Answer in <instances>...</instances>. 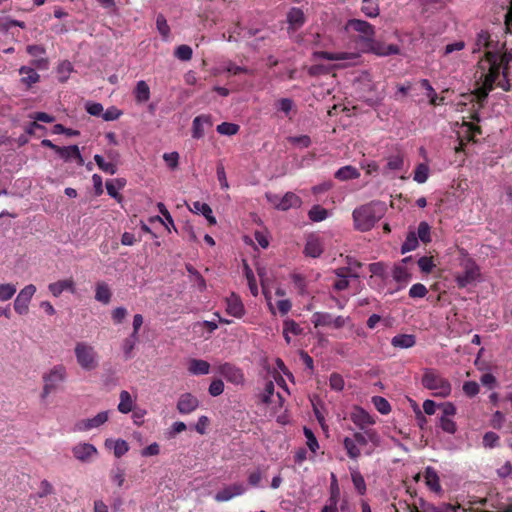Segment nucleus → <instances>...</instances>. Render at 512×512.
<instances>
[{"instance_id": "f257e3e1", "label": "nucleus", "mask_w": 512, "mask_h": 512, "mask_svg": "<svg viewBox=\"0 0 512 512\" xmlns=\"http://www.w3.org/2000/svg\"><path fill=\"white\" fill-rule=\"evenodd\" d=\"M512 62V49L506 50L501 57L492 51H487L485 58L478 63L480 72V86L475 90L474 96L484 99L494 86L509 91L511 84L507 78V70Z\"/></svg>"}, {"instance_id": "f03ea898", "label": "nucleus", "mask_w": 512, "mask_h": 512, "mask_svg": "<svg viewBox=\"0 0 512 512\" xmlns=\"http://www.w3.org/2000/svg\"><path fill=\"white\" fill-rule=\"evenodd\" d=\"M381 438L375 430H367L364 433L355 432L351 437L343 439V446L350 459L356 460L363 452L371 455L380 446Z\"/></svg>"}, {"instance_id": "7ed1b4c3", "label": "nucleus", "mask_w": 512, "mask_h": 512, "mask_svg": "<svg viewBox=\"0 0 512 512\" xmlns=\"http://www.w3.org/2000/svg\"><path fill=\"white\" fill-rule=\"evenodd\" d=\"M459 266L461 271L456 272L454 275L455 282L459 288H465L482 280L479 265L463 250H461Z\"/></svg>"}, {"instance_id": "20e7f679", "label": "nucleus", "mask_w": 512, "mask_h": 512, "mask_svg": "<svg viewBox=\"0 0 512 512\" xmlns=\"http://www.w3.org/2000/svg\"><path fill=\"white\" fill-rule=\"evenodd\" d=\"M68 377L67 369L63 364H56L42 374L41 401L45 402L49 396L57 391L66 382Z\"/></svg>"}, {"instance_id": "39448f33", "label": "nucleus", "mask_w": 512, "mask_h": 512, "mask_svg": "<svg viewBox=\"0 0 512 512\" xmlns=\"http://www.w3.org/2000/svg\"><path fill=\"white\" fill-rule=\"evenodd\" d=\"M422 385L433 392L435 397L446 398L452 392L448 379L433 369H426L422 377Z\"/></svg>"}, {"instance_id": "423d86ee", "label": "nucleus", "mask_w": 512, "mask_h": 512, "mask_svg": "<svg viewBox=\"0 0 512 512\" xmlns=\"http://www.w3.org/2000/svg\"><path fill=\"white\" fill-rule=\"evenodd\" d=\"M76 362L79 367L90 372L98 368L99 355L95 348L87 342H78L74 347Z\"/></svg>"}, {"instance_id": "0eeeda50", "label": "nucleus", "mask_w": 512, "mask_h": 512, "mask_svg": "<svg viewBox=\"0 0 512 512\" xmlns=\"http://www.w3.org/2000/svg\"><path fill=\"white\" fill-rule=\"evenodd\" d=\"M379 218L372 204L363 205L353 211L354 226L359 231H369Z\"/></svg>"}, {"instance_id": "6e6552de", "label": "nucleus", "mask_w": 512, "mask_h": 512, "mask_svg": "<svg viewBox=\"0 0 512 512\" xmlns=\"http://www.w3.org/2000/svg\"><path fill=\"white\" fill-rule=\"evenodd\" d=\"M355 31L359 34V41L362 43V48L368 43L372 41V38L375 36L374 27L363 20L359 19H351L345 24V31Z\"/></svg>"}, {"instance_id": "1a4fd4ad", "label": "nucleus", "mask_w": 512, "mask_h": 512, "mask_svg": "<svg viewBox=\"0 0 512 512\" xmlns=\"http://www.w3.org/2000/svg\"><path fill=\"white\" fill-rule=\"evenodd\" d=\"M37 288L34 284L24 286L17 294L13 308L18 315H26L29 312L30 302L35 295Z\"/></svg>"}, {"instance_id": "9d476101", "label": "nucleus", "mask_w": 512, "mask_h": 512, "mask_svg": "<svg viewBox=\"0 0 512 512\" xmlns=\"http://www.w3.org/2000/svg\"><path fill=\"white\" fill-rule=\"evenodd\" d=\"M442 414L439 418V425L441 429L448 434H455L457 431V424L453 417L456 414V406L452 402H445L440 405Z\"/></svg>"}, {"instance_id": "9b49d317", "label": "nucleus", "mask_w": 512, "mask_h": 512, "mask_svg": "<svg viewBox=\"0 0 512 512\" xmlns=\"http://www.w3.org/2000/svg\"><path fill=\"white\" fill-rule=\"evenodd\" d=\"M261 402L265 404L271 413H276L283 407L284 399L280 393H275L272 381L266 383L263 392L260 395Z\"/></svg>"}, {"instance_id": "f8f14e48", "label": "nucleus", "mask_w": 512, "mask_h": 512, "mask_svg": "<svg viewBox=\"0 0 512 512\" xmlns=\"http://www.w3.org/2000/svg\"><path fill=\"white\" fill-rule=\"evenodd\" d=\"M110 418V411L105 410L97 413L96 415L80 420L75 429L79 432H88L103 426Z\"/></svg>"}, {"instance_id": "ddd939ff", "label": "nucleus", "mask_w": 512, "mask_h": 512, "mask_svg": "<svg viewBox=\"0 0 512 512\" xmlns=\"http://www.w3.org/2000/svg\"><path fill=\"white\" fill-rule=\"evenodd\" d=\"M362 52L364 53H372L380 57H385L389 55H395L400 52V49L398 46L394 44L386 45L383 42L377 41L372 38L371 42H368L363 48Z\"/></svg>"}, {"instance_id": "4468645a", "label": "nucleus", "mask_w": 512, "mask_h": 512, "mask_svg": "<svg viewBox=\"0 0 512 512\" xmlns=\"http://www.w3.org/2000/svg\"><path fill=\"white\" fill-rule=\"evenodd\" d=\"M315 327L331 326L336 329L343 327L348 321V317H332L329 313L315 312L311 319Z\"/></svg>"}, {"instance_id": "2eb2a0df", "label": "nucleus", "mask_w": 512, "mask_h": 512, "mask_svg": "<svg viewBox=\"0 0 512 512\" xmlns=\"http://www.w3.org/2000/svg\"><path fill=\"white\" fill-rule=\"evenodd\" d=\"M74 458L82 463L91 462L98 455L97 448L87 442H80L72 447Z\"/></svg>"}, {"instance_id": "dca6fc26", "label": "nucleus", "mask_w": 512, "mask_h": 512, "mask_svg": "<svg viewBox=\"0 0 512 512\" xmlns=\"http://www.w3.org/2000/svg\"><path fill=\"white\" fill-rule=\"evenodd\" d=\"M27 53L33 58L32 65L40 70H46L49 67V60L45 57L46 50L41 45L27 46Z\"/></svg>"}, {"instance_id": "f3484780", "label": "nucleus", "mask_w": 512, "mask_h": 512, "mask_svg": "<svg viewBox=\"0 0 512 512\" xmlns=\"http://www.w3.org/2000/svg\"><path fill=\"white\" fill-rule=\"evenodd\" d=\"M245 491L246 487L243 484L235 483L219 490L215 494L214 499L217 502H227L233 499L234 497L243 495Z\"/></svg>"}, {"instance_id": "a211bd4d", "label": "nucleus", "mask_w": 512, "mask_h": 512, "mask_svg": "<svg viewBox=\"0 0 512 512\" xmlns=\"http://www.w3.org/2000/svg\"><path fill=\"white\" fill-rule=\"evenodd\" d=\"M218 371L227 381L233 384L239 385L244 383L242 371L229 363L221 364L218 367Z\"/></svg>"}, {"instance_id": "6ab92c4d", "label": "nucleus", "mask_w": 512, "mask_h": 512, "mask_svg": "<svg viewBox=\"0 0 512 512\" xmlns=\"http://www.w3.org/2000/svg\"><path fill=\"white\" fill-rule=\"evenodd\" d=\"M350 419L359 428L364 429L375 423L374 418L363 408L354 406L350 413Z\"/></svg>"}, {"instance_id": "aec40b11", "label": "nucleus", "mask_w": 512, "mask_h": 512, "mask_svg": "<svg viewBox=\"0 0 512 512\" xmlns=\"http://www.w3.org/2000/svg\"><path fill=\"white\" fill-rule=\"evenodd\" d=\"M199 407V400L191 393L182 394L177 402V410L181 414H190Z\"/></svg>"}, {"instance_id": "412c9836", "label": "nucleus", "mask_w": 512, "mask_h": 512, "mask_svg": "<svg viewBox=\"0 0 512 512\" xmlns=\"http://www.w3.org/2000/svg\"><path fill=\"white\" fill-rule=\"evenodd\" d=\"M57 154L66 162L75 161L79 166L84 164V159L77 145L57 148Z\"/></svg>"}, {"instance_id": "4be33fe9", "label": "nucleus", "mask_w": 512, "mask_h": 512, "mask_svg": "<svg viewBox=\"0 0 512 512\" xmlns=\"http://www.w3.org/2000/svg\"><path fill=\"white\" fill-rule=\"evenodd\" d=\"M49 292L54 297H59L64 291L76 292L75 282L72 278L59 280L48 285Z\"/></svg>"}, {"instance_id": "5701e85b", "label": "nucleus", "mask_w": 512, "mask_h": 512, "mask_svg": "<svg viewBox=\"0 0 512 512\" xmlns=\"http://www.w3.org/2000/svg\"><path fill=\"white\" fill-rule=\"evenodd\" d=\"M410 260L411 257L404 258L399 264L395 265L393 269V279L403 286L411 279V273L406 266V263Z\"/></svg>"}, {"instance_id": "b1692460", "label": "nucleus", "mask_w": 512, "mask_h": 512, "mask_svg": "<svg viewBox=\"0 0 512 512\" xmlns=\"http://www.w3.org/2000/svg\"><path fill=\"white\" fill-rule=\"evenodd\" d=\"M188 209L192 213L203 215L210 225H215L217 223V220L213 215V211L207 203L195 201L191 205H188Z\"/></svg>"}, {"instance_id": "393cba45", "label": "nucleus", "mask_w": 512, "mask_h": 512, "mask_svg": "<svg viewBox=\"0 0 512 512\" xmlns=\"http://www.w3.org/2000/svg\"><path fill=\"white\" fill-rule=\"evenodd\" d=\"M323 252V243L316 235H309L306 240L304 253L306 256L317 258Z\"/></svg>"}, {"instance_id": "a878e982", "label": "nucleus", "mask_w": 512, "mask_h": 512, "mask_svg": "<svg viewBox=\"0 0 512 512\" xmlns=\"http://www.w3.org/2000/svg\"><path fill=\"white\" fill-rule=\"evenodd\" d=\"M104 446L108 450H112L116 458H121L129 451V444L123 439L108 438L104 441Z\"/></svg>"}, {"instance_id": "bb28decb", "label": "nucleus", "mask_w": 512, "mask_h": 512, "mask_svg": "<svg viewBox=\"0 0 512 512\" xmlns=\"http://www.w3.org/2000/svg\"><path fill=\"white\" fill-rule=\"evenodd\" d=\"M313 57L315 59H326L331 61H339V60H357L360 57L359 53H347V52H340V53H329V52H315L313 54Z\"/></svg>"}, {"instance_id": "cd10ccee", "label": "nucleus", "mask_w": 512, "mask_h": 512, "mask_svg": "<svg viewBox=\"0 0 512 512\" xmlns=\"http://www.w3.org/2000/svg\"><path fill=\"white\" fill-rule=\"evenodd\" d=\"M212 122L209 116L201 115L194 118L192 123V137L200 139L205 134V129L211 127Z\"/></svg>"}, {"instance_id": "c85d7f7f", "label": "nucleus", "mask_w": 512, "mask_h": 512, "mask_svg": "<svg viewBox=\"0 0 512 512\" xmlns=\"http://www.w3.org/2000/svg\"><path fill=\"white\" fill-rule=\"evenodd\" d=\"M226 312L236 318L245 314L244 305L238 296L232 294L226 299Z\"/></svg>"}, {"instance_id": "c756f323", "label": "nucleus", "mask_w": 512, "mask_h": 512, "mask_svg": "<svg viewBox=\"0 0 512 512\" xmlns=\"http://www.w3.org/2000/svg\"><path fill=\"white\" fill-rule=\"evenodd\" d=\"M133 95L136 103L138 104H144L148 102L151 97V91L147 82L144 80L137 81L133 90Z\"/></svg>"}, {"instance_id": "7c9ffc66", "label": "nucleus", "mask_w": 512, "mask_h": 512, "mask_svg": "<svg viewBox=\"0 0 512 512\" xmlns=\"http://www.w3.org/2000/svg\"><path fill=\"white\" fill-rule=\"evenodd\" d=\"M301 199L293 192H287L281 197L279 203L276 204V209L286 211L290 208L299 207L301 205Z\"/></svg>"}, {"instance_id": "2f4dec72", "label": "nucleus", "mask_w": 512, "mask_h": 512, "mask_svg": "<svg viewBox=\"0 0 512 512\" xmlns=\"http://www.w3.org/2000/svg\"><path fill=\"white\" fill-rule=\"evenodd\" d=\"M303 332V329L298 323L292 319H286L283 323V336L285 341L289 344L292 341V337L298 336Z\"/></svg>"}, {"instance_id": "473e14b6", "label": "nucleus", "mask_w": 512, "mask_h": 512, "mask_svg": "<svg viewBox=\"0 0 512 512\" xmlns=\"http://www.w3.org/2000/svg\"><path fill=\"white\" fill-rule=\"evenodd\" d=\"M425 483L428 486V488L437 493L440 494L442 491L440 480L437 472L432 467H427L425 470Z\"/></svg>"}, {"instance_id": "72a5a7b5", "label": "nucleus", "mask_w": 512, "mask_h": 512, "mask_svg": "<svg viewBox=\"0 0 512 512\" xmlns=\"http://www.w3.org/2000/svg\"><path fill=\"white\" fill-rule=\"evenodd\" d=\"M258 275L260 276V279H261L263 294L266 298L269 310L272 314H275L276 310H275V306L272 302L273 301V287H271L269 285V283L267 282L264 272H263V269H258Z\"/></svg>"}, {"instance_id": "f704fd0d", "label": "nucleus", "mask_w": 512, "mask_h": 512, "mask_svg": "<svg viewBox=\"0 0 512 512\" xmlns=\"http://www.w3.org/2000/svg\"><path fill=\"white\" fill-rule=\"evenodd\" d=\"M188 371L192 375H207L210 372V364L202 359H191L188 362Z\"/></svg>"}, {"instance_id": "c9c22d12", "label": "nucleus", "mask_w": 512, "mask_h": 512, "mask_svg": "<svg viewBox=\"0 0 512 512\" xmlns=\"http://www.w3.org/2000/svg\"><path fill=\"white\" fill-rule=\"evenodd\" d=\"M126 181L123 178L112 179L106 182V190L109 196L116 199L118 202L122 200L119 191L124 188Z\"/></svg>"}, {"instance_id": "e433bc0d", "label": "nucleus", "mask_w": 512, "mask_h": 512, "mask_svg": "<svg viewBox=\"0 0 512 512\" xmlns=\"http://www.w3.org/2000/svg\"><path fill=\"white\" fill-rule=\"evenodd\" d=\"M19 73L22 76L21 82L28 88L40 80V75L32 67L22 66Z\"/></svg>"}, {"instance_id": "4c0bfd02", "label": "nucleus", "mask_w": 512, "mask_h": 512, "mask_svg": "<svg viewBox=\"0 0 512 512\" xmlns=\"http://www.w3.org/2000/svg\"><path fill=\"white\" fill-rule=\"evenodd\" d=\"M416 340L414 335L411 334H399L392 338L391 344L395 348L407 349L415 345Z\"/></svg>"}, {"instance_id": "58836bf2", "label": "nucleus", "mask_w": 512, "mask_h": 512, "mask_svg": "<svg viewBox=\"0 0 512 512\" xmlns=\"http://www.w3.org/2000/svg\"><path fill=\"white\" fill-rule=\"evenodd\" d=\"M134 408V399L130 395V393L126 390H122L119 395V404L117 409L120 413L127 414L133 411Z\"/></svg>"}, {"instance_id": "ea45409f", "label": "nucleus", "mask_w": 512, "mask_h": 512, "mask_svg": "<svg viewBox=\"0 0 512 512\" xmlns=\"http://www.w3.org/2000/svg\"><path fill=\"white\" fill-rule=\"evenodd\" d=\"M287 21L290 28L297 29L305 22L304 13L299 8H292L287 15Z\"/></svg>"}, {"instance_id": "a19ab883", "label": "nucleus", "mask_w": 512, "mask_h": 512, "mask_svg": "<svg viewBox=\"0 0 512 512\" xmlns=\"http://www.w3.org/2000/svg\"><path fill=\"white\" fill-rule=\"evenodd\" d=\"M359 176H360L359 171L351 165L341 167L335 173V177L341 181L357 179Z\"/></svg>"}, {"instance_id": "79ce46f5", "label": "nucleus", "mask_w": 512, "mask_h": 512, "mask_svg": "<svg viewBox=\"0 0 512 512\" xmlns=\"http://www.w3.org/2000/svg\"><path fill=\"white\" fill-rule=\"evenodd\" d=\"M95 299L103 304H108L111 300V291L106 283H98L95 289Z\"/></svg>"}, {"instance_id": "37998d69", "label": "nucleus", "mask_w": 512, "mask_h": 512, "mask_svg": "<svg viewBox=\"0 0 512 512\" xmlns=\"http://www.w3.org/2000/svg\"><path fill=\"white\" fill-rule=\"evenodd\" d=\"M58 79L60 82H66L71 73L73 72V65L70 61L64 60L60 62L56 69Z\"/></svg>"}, {"instance_id": "c03bdc74", "label": "nucleus", "mask_w": 512, "mask_h": 512, "mask_svg": "<svg viewBox=\"0 0 512 512\" xmlns=\"http://www.w3.org/2000/svg\"><path fill=\"white\" fill-rule=\"evenodd\" d=\"M346 264L347 265L345 267H341L340 269H344V272H346V274L349 275L351 278H358L361 263L355 260L354 258L347 256Z\"/></svg>"}, {"instance_id": "a18cd8bd", "label": "nucleus", "mask_w": 512, "mask_h": 512, "mask_svg": "<svg viewBox=\"0 0 512 512\" xmlns=\"http://www.w3.org/2000/svg\"><path fill=\"white\" fill-rule=\"evenodd\" d=\"M303 433L306 438V446L312 454H316L320 446L313 431L307 427L303 428Z\"/></svg>"}, {"instance_id": "49530a36", "label": "nucleus", "mask_w": 512, "mask_h": 512, "mask_svg": "<svg viewBox=\"0 0 512 512\" xmlns=\"http://www.w3.org/2000/svg\"><path fill=\"white\" fill-rule=\"evenodd\" d=\"M418 244L419 243H418V238L416 236V233L414 231H410L407 234L406 239L401 246V253L405 254V253L415 250L418 247Z\"/></svg>"}, {"instance_id": "de8ad7c7", "label": "nucleus", "mask_w": 512, "mask_h": 512, "mask_svg": "<svg viewBox=\"0 0 512 512\" xmlns=\"http://www.w3.org/2000/svg\"><path fill=\"white\" fill-rule=\"evenodd\" d=\"M17 288L13 283H0V301L6 302L13 298Z\"/></svg>"}, {"instance_id": "09e8293b", "label": "nucleus", "mask_w": 512, "mask_h": 512, "mask_svg": "<svg viewBox=\"0 0 512 512\" xmlns=\"http://www.w3.org/2000/svg\"><path fill=\"white\" fill-rule=\"evenodd\" d=\"M351 479L353 482V485L357 492L360 495H364L366 493V483L364 480V477L361 475V473L357 469L351 470Z\"/></svg>"}, {"instance_id": "8fccbe9b", "label": "nucleus", "mask_w": 512, "mask_h": 512, "mask_svg": "<svg viewBox=\"0 0 512 512\" xmlns=\"http://www.w3.org/2000/svg\"><path fill=\"white\" fill-rule=\"evenodd\" d=\"M429 177V167L424 164H418L415 168L413 179L415 182L419 184H423L428 180Z\"/></svg>"}, {"instance_id": "3c124183", "label": "nucleus", "mask_w": 512, "mask_h": 512, "mask_svg": "<svg viewBox=\"0 0 512 512\" xmlns=\"http://www.w3.org/2000/svg\"><path fill=\"white\" fill-rule=\"evenodd\" d=\"M362 12L370 18L377 17L379 15V6L374 0H363Z\"/></svg>"}, {"instance_id": "603ef678", "label": "nucleus", "mask_w": 512, "mask_h": 512, "mask_svg": "<svg viewBox=\"0 0 512 512\" xmlns=\"http://www.w3.org/2000/svg\"><path fill=\"white\" fill-rule=\"evenodd\" d=\"M416 236L423 243L431 242V227H430V225L425 221L420 222L418 225V228H417Z\"/></svg>"}, {"instance_id": "864d4df0", "label": "nucleus", "mask_w": 512, "mask_h": 512, "mask_svg": "<svg viewBox=\"0 0 512 512\" xmlns=\"http://www.w3.org/2000/svg\"><path fill=\"white\" fill-rule=\"evenodd\" d=\"M94 160L97 164V166L105 173H108L110 175H114L117 172V167L115 164L111 162H106L105 159L99 155H94Z\"/></svg>"}, {"instance_id": "5fc2aeb1", "label": "nucleus", "mask_w": 512, "mask_h": 512, "mask_svg": "<svg viewBox=\"0 0 512 512\" xmlns=\"http://www.w3.org/2000/svg\"><path fill=\"white\" fill-rule=\"evenodd\" d=\"M335 274L338 277V279L333 284L334 289L338 291L345 290L349 285L348 278H351L349 275L344 272V269H336Z\"/></svg>"}, {"instance_id": "6e6d98bb", "label": "nucleus", "mask_w": 512, "mask_h": 512, "mask_svg": "<svg viewBox=\"0 0 512 512\" xmlns=\"http://www.w3.org/2000/svg\"><path fill=\"white\" fill-rule=\"evenodd\" d=\"M244 272L245 276L248 282L249 289L253 296H256L258 294V286L256 283V278L254 276V273L252 269L249 267V265L244 261Z\"/></svg>"}, {"instance_id": "4d7b16f0", "label": "nucleus", "mask_w": 512, "mask_h": 512, "mask_svg": "<svg viewBox=\"0 0 512 512\" xmlns=\"http://www.w3.org/2000/svg\"><path fill=\"white\" fill-rule=\"evenodd\" d=\"M490 34L486 31H481L477 34L475 46L476 48L473 49V52L480 51L482 48H488L490 47Z\"/></svg>"}, {"instance_id": "13d9d810", "label": "nucleus", "mask_w": 512, "mask_h": 512, "mask_svg": "<svg viewBox=\"0 0 512 512\" xmlns=\"http://www.w3.org/2000/svg\"><path fill=\"white\" fill-rule=\"evenodd\" d=\"M372 403L374 404L375 408L383 415H386L391 411V405L384 397L374 396L372 398Z\"/></svg>"}, {"instance_id": "bf43d9fd", "label": "nucleus", "mask_w": 512, "mask_h": 512, "mask_svg": "<svg viewBox=\"0 0 512 512\" xmlns=\"http://www.w3.org/2000/svg\"><path fill=\"white\" fill-rule=\"evenodd\" d=\"M327 217H328V211L319 205L313 206L311 208V210L309 211V218L312 221H315V222L323 221Z\"/></svg>"}, {"instance_id": "052dcab7", "label": "nucleus", "mask_w": 512, "mask_h": 512, "mask_svg": "<svg viewBox=\"0 0 512 512\" xmlns=\"http://www.w3.org/2000/svg\"><path fill=\"white\" fill-rule=\"evenodd\" d=\"M239 126L235 123L223 122L217 126V132L221 135L232 136L237 134Z\"/></svg>"}, {"instance_id": "680f3d73", "label": "nucleus", "mask_w": 512, "mask_h": 512, "mask_svg": "<svg viewBox=\"0 0 512 512\" xmlns=\"http://www.w3.org/2000/svg\"><path fill=\"white\" fill-rule=\"evenodd\" d=\"M110 478L112 483L120 488L125 483L126 473L122 468L117 467L111 471Z\"/></svg>"}, {"instance_id": "e2e57ef3", "label": "nucleus", "mask_w": 512, "mask_h": 512, "mask_svg": "<svg viewBox=\"0 0 512 512\" xmlns=\"http://www.w3.org/2000/svg\"><path fill=\"white\" fill-rule=\"evenodd\" d=\"M156 27L162 38L167 40L170 34V27L163 15H158L156 19Z\"/></svg>"}, {"instance_id": "0e129e2a", "label": "nucleus", "mask_w": 512, "mask_h": 512, "mask_svg": "<svg viewBox=\"0 0 512 512\" xmlns=\"http://www.w3.org/2000/svg\"><path fill=\"white\" fill-rule=\"evenodd\" d=\"M420 83L421 86L426 90V96L428 97L430 104H438L439 97L429 81L427 79H422Z\"/></svg>"}, {"instance_id": "69168bd1", "label": "nucleus", "mask_w": 512, "mask_h": 512, "mask_svg": "<svg viewBox=\"0 0 512 512\" xmlns=\"http://www.w3.org/2000/svg\"><path fill=\"white\" fill-rule=\"evenodd\" d=\"M330 388L334 391L340 392L345 387L343 377L338 373H332L329 378Z\"/></svg>"}, {"instance_id": "338daca9", "label": "nucleus", "mask_w": 512, "mask_h": 512, "mask_svg": "<svg viewBox=\"0 0 512 512\" xmlns=\"http://www.w3.org/2000/svg\"><path fill=\"white\" fill-rule=\"evenodd\" d=\"M418 266L420 270L425 274H429L436 267L433 258L428 256L421 257L418 260Z\"/></svg>"}, {"instance_id": "774afa93", "label": "nucleus", "mask_w": 512, "mask_h": 512, "mask_svg": "<svg viewBox=\"0 0 512 512\" xmlns=\"http://www.w3.org/2000/svg\"><path fill=\"white\" fill-rule=\"evenodd\" d=\"M482 443L485 448H495L499 444V436L495 432H487L483 436Z\"/></svg>"}]
</instances>
